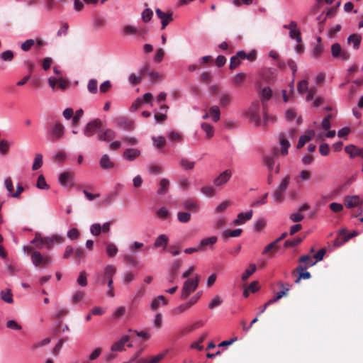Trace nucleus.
Returning <instances> with one entry per match:
<instances>
[{
    "mask_svg": "<svg viewBox=\"0 0 363 363\" xmlns=\"http://www.w3.org/2000/svg\"><path fill=\"white\" fill-rule=\"evenodd\" d=\"M65 127L60 121H55L50 124L48 128L45 135L49 141L55 142L62 139L65 136Z\"/></svg>",
    "mask_w": 363,
    "mask_h": 363,
    "instance_id": "1",
    "label": "nucleus"
},
{
    "mask_svg": "<svg viewBox=\"0 0 363 363\" xmlns=\"http://www.w3.org/2000/svg\"><path fill=\"white\" fill-rule=\"evenodd\" d=\"M260 106L258 101H255L252 104L249 108V118L250 121L252 123H254L256 125H261L262 123L264 124L267 123L269 121H274L275 118L272 116L269 117L267 113L264 111L263 113V121H262L259 115Z\"/></svg>",
    "mask_w": 363,
    "mask_h": 363,
    "instance_id": "2",
    "label": "nucleus"
},
{
    "mask_svg": "<svg viewBox=\"0 0 363 363\" xmlns=\"http://www.w3.org/2000/svg\"><path fill=\"white\" fill-rule=\"evenodd\" d=\"M116 268L113 265L108 264L104 267V274L103 276L101 284L107 283L108 290L106 295L113 298L115 296L113 278L116 274Z\"/></svg>",
    "mask_w": 363,
    "mask_h": 363,
    "instance_id": "3",
    "label": "nucleus"
},
{
    "mask_svg": "<svg viewBox=\"0 0 363 363\" xmlns=\"http://www.w3.org/2000/svg\"><path fill=\"white\" fill-rule=\"evenodd\" d=\"M200 277L196 275L194 279H188L183 284L180 298L186 299L191 293H193L198 287Z\"/></svg>",
    "mask_w": 363,
    "mask_h": 363,
    "instance_id": "4",
    "label": "nucleus"
},
{
    "mask_svg": "<svg viewBox=\"0 0 363 363\" xmlns=\"http://www.w3.org/2000/svg\"><path fill=\"white\" fill-rule=\"evenodd\" d=\"M31 262L35 267H48L52 264V261L49 255H44L39 251H33L30 255Z\"/></svg>",
    "mask_w": 363,
    "mask_h": 363,
    "instance_id": "5",
    "label": "nucleus"
},
{
    "mask_svg": "<svg viewBox=\"0 0 363 363\" xmlns=\"http://www.w3.org/2000/svg\"><path fill=\"white\" fill-rule=\"evenodd\" d=\"M148 29L143 27H136L133 25H125L122 29V33L124 35H138L140 38H144L145 36L148 33Z\"/></svg>",
    "mask_w": 363,
    "mask_h": 363,
    "instance_id": "6",
    "label": "nucleus"
},
{
    "mask_svg": "<svg viewBox=\"0 0 363 363\" xmlns=\"http://www.w3.org/2000/svg\"><path fill=\"white\" fill-rule=\"evenodd\" d=\"M101 129V121L95 118L88 122L84 129L83 133L86 137H92L95 133L100 132Z\"/></svg>",
    "mask_w": 363,
    "mask_h": 363,
    "instance_id": "7",
    "label": "nucleus"
},
{
    "mask_svg": "<svg viewBox=\"0 0 363 363\" xmlns=\"http://www.w3.org/2000/svg\"><path fill=\"white\" fill-rule=\"evenodd\" d=\"M347 230L345 228H341L338 231V236L333 241V245L335 247H340L347 242L350 239L353 237L358 235L359 233L356 230L351 232L346 235Z\"/></svg>",
    "mask_w": 363,
    "mask_h": 363,
    "instance_id": "8",
    "label": "nucleus"
},
{
    "mask_svg": "<svg viewBox=\"0 0 363 363\" xmlns=\"http://www.w3.org/2000/svg\"><path fill=\"white\" fill-rule=\"evenodd\" d=\"M331 54L334 58H339L342 61H347L350 58L348 51L342 50L338 43H333L331 46Z\"/></svg>",
    "mask_w": 363,
    "mask_h": 363,
    "instance_id": "9",
    "label": "nucleus"
},
{
    "mask_svg": "<svg viewBox=\"0 0 363 363\" xmlns=\"http://www.w3.org/2000/svg\"><path fill=\"white\" fill-rule=\"evenodd\" d=\"M231 177L232 171L229 169H225L213 180V186L217 189L223 187L230 179Z\"/></svg>",
    "mask_w": 363,
    "mask_h": 363,
    "instance_id": "10",
    "label": "nucleus"
},
{
    "mask_svg": "<svg viewBox=\"0 0 363 363\" xmlns=\"http://www.w3.org/2000/svg\"><path fill=\"white\" fill-rule=\"evenodd\" d=\"M62 241V238L58 235L45 237L43 238V242L37 245L36 247L39 249L45 247L46 249L50 250L56 242H61Z\"/></svg>",
    "mask_w": 363,
    "mask_h": 363,
    "instance_id": "11",
    "label": "nucleus"
},
{
    "mask_svg": "<svg viewBox=\"0 0 363 363\" xmlns=\"http://www.w3.org/2000/svg\"><path fill=\"white\" fill-rule=\"evenodd\" d=\"M155 13L157 17L161 21L162 28L165 27L173 21L172 12H164L160 9H156Z\"/></svg>",
    "mask_w": 363,
    "mask_h": 363,
    "instance_id": "12",
    "label": "nucleus"
},
{
    "mask_svg": "<svg viewBox=\"0 0 363 363\" xmlns=\"http://www.w3.org/2000/svg\"><path fill=\"white\" fill-rule=\"evenodd\" d=\"M116 133L111 128H106L101 131L100 134L96 137L98 141L111 142L115 138Z\"/></svg>",
    "mask_w": 363,
    "mask_h": 363,
    "instance_id": "13",
    "label": "nucleus"
},
{
    "mask_svg": "<svg viewBox=\"0 0 363 363\" xmlns=\"http://www.w3.org/2000/svg\"><path fill=\"white\" fill-rule=\"evenodd\" d=\"M58 182L60 185L64 186H73V177L71 173L68 172H62L58 177Z\"/></svg>",
    "mask_w": 363,
    "mask_h": 363,
    "instance_id": "14",
    "label": "nucleus"
},
{
    "mask_svg": "<svg viewBox=\"0 0 363 363\" xmlns=\"http://www.w3.org/2000/svg\"><path fill=\"white\" fill-rule=\"evenodd\" d=\"M115 124L117 128H122L127 130H133L134 129V123L125 117L116 118Z\"/></svg>",
    "mask_w": 363,
    "mask_h": 363,
    "instance_id": "15",
    "label": "nucleus"
},
{
    "mask_svg": "<svg viewBox=\"0 0 363 363\" xmlns=\"http://www.w3.org/2000/svg\"><path fill=\"white\" fill-rule=\"evenodd\" d=\"M344 201L346 207L349 208L357 207L362 203L358 195L347 196Z\"/></svg>",
    "mask_w": 363,
    "mask_h": 363,
    "instance_id": "16",
    "label": "nucleus"
},
{
    "mask_svg": "<svg viewBox=\"0 0 363 363\" xmlns=\"http://www.w3.org/2000/svg\"><path fill=\"white\" fill-rule=\"evenodd\" d=\"M140 150L137 148H127L124 150L123 158L128 161H133L140 155Z\"/></svg>",
    "mask_w": 363,
    "mask_h": 363,
    "instance_id": "17",
    "label": "nucleus"
},
{
    "mask_svg": "<svg viewBox=\"0 0 363 363\" xmlns=\"http://www.w3.org/2000/svg\"><path fill=\"white\" fill-rule=\"evenodd\" d=\"M217 240L218 238L215 235L203 238L200 240L199 243V248H200V250H205L208 247L212 248L213 245L217 242Z\"/></svg>",
    "mask_w": 363,
    "mask_h": 363,
    "instance_id": "18",
    "label": "nucleus"
},
{
    "mask_svg": "<svg viewBox=\"0 0 363 363\" xmlns=\"http://www.w3.org/2000/svg\"><path fill=\"white\" fill-rule=\"evenodd\" d=\"M252 210H249L246 213H240L238 215L237 218L234 220V223L236 225H242L247 220H250L252 217Z\"/></svg>",
    "mask_w": 363,
    "mask_h": 363,
    "instance_id": "19",
    "label": "nucleus"
},
{
    "mask_svg": "<svg viewBox=\"0 0 363 363\" xmlns=\"http://www.w3.org/2000/svg\"><path fill=\"white\" fill-rule=\"evenodd\" d=\"M99 166L103 169H109L113 168L114 162L111 160L108 154H104L101 156L99 161Z\"/></svg>",
    "mask_w": 363,
    "mask_h": 363,
    "instance_id": "20",
    "label": "nucleus"
},
{
    "mask_svg": "<svg viewBox=\"0 0 363 363\" xmlns=\"http://www.w3.org/2000/svg\"><path fill=\"white\" fill-rule=\"evenodd\" d=\"M170 185V182L167 178H162L160 179L159 183V188L157 189V194L159 196H164L167 194L169 191V188Z\"/></svg>",
    "mask_w": 363,
    "mask_h": 363,
    "instance_id": "21",
    "label": "nucleus"
},
{
    "mask_svg": "<svg viewBox=\"0 0 363 363\" xmlns=\"http://www.w3.org/2000/svg\"><path fill=\"white\" fill-rule=\"evenodd\" d=\"M182 206L186 210L196 212L199 208V203L196 200L187 199L182 202Z\"/></svg>",
    "mask_w": 363,
    "mask_h": 363,
    "instance_id": "22",
    "label": "nucleus"
},
{
    "mask_svg": "<svg viewBox=\"0 0 363 363\" xmlns=\"http://www.w3.org/2000/svg\"><path fill=\"white\" fill-rule=\"evenodd\" d=\"M168 242V237L164 234H161L155 239L154 242V247L158 248L162 247L164 250L167 247Z\"/></svg>",
    "mask_w": 363,
    "mask_h": 363,
    "instance_id": "23",
    "label": "nucleus"
},
{
    "mask_svg": "<svg viewBox=\"0 0 363 363\" xmlns=\"http://www.w3.org/2000/svg\"><path fill=\"white\" fill-rule=\"evenodd\" d=\"M306 269L307 268L303 267L302 264H299L296 267V271L298 272V277L295 280V283H298L301 279H308L311 278V273L309 272L305 271Z\"/></svg>",
    "mask_w": 363,
    "mask_h": 363,
    "instance_id": "24",
    "label": "nucleus"
},
{
    "mask_svg": "<svg viewBox=\"0 0 363 363\" xmlns=\"http://www.w3.org/2000/svg\"><path fill=\"white\" fill-rule=\"evenodd\" d=\"M362 41V36L358 34H351L347 38V43L349 44H352L353 48L354 50L359 49Z\"/></svg>",
    "mask_w": 363,
    "mask_h": 363,
    "instance_id": "25",
    "label": "nucleus"
},
{
    "mask_svg": "<svg viewBox=\"0 0 363 363\" xmlns=\"http://www.w3.org/2000/svg\"><path fill=\"white\" fill-rule=\"evenodd\" d=\"M128 340V335H123L118 341L112 345L111 350L113 352L121 351Z\"/></svg>",
    "mask_w": 363,
    "mask_h": 363,
    "instance_id": "26",
    "label": "nucleus"
},
{
    "mask_svg": "<svg viewBox=\"0 0 363 363\" xmlns=\"http://www.w3.org/2000/svg\"><path fill=\"white\" fill-rule=\"evenodd\" d=\"M279 142L281 145V152L283 155H286L288 153V149L291 144L289 141L286 138L284 133L279 135Z\"/></svg>",
    "mask_w": 363,
    "mask_h": 363,
    "instance_id": "27",
    "label": "nucleus"
},
{
    "mask_svg": "<svg viewBox=\"0 0 363 363\" xmlns=\"http://www.w3.org/2000/svg\"><path fill=\"white\" fill-rule=\"evenodd\" d=\"M300 264H302L303 267L306 268L311 267L316 264V261H314L313 259L308 255H305L299 257L298 259Z\"/></svg>",
    "mask_w": 363,
    "mask_h": 363,
    "instance_id": "28",
    "label": "nucleus"
},
{
    "mask_svg": "<svg viewBox=\"0 0 363 363\" xmlns=\"http://www.w3.org/2000/svg\"><path fill=\"white\" fill-rule=\"evenodd\" d=\"M231 96L228 93H222L219 95V104L222 108L228 107L231 103Z\"/></svg>",
    "mask_w": 363,
    "mask_h": 363,
    "instance_id": "29",
    "label": "nucleus"
},
{
    "mask_svg": "<svg viewBox=\"0 0 363 363\" xmlns=\"http://www.w3.org/2000/svg\"><path fill=\"white\" fill-rule=\"evenodd\" d=\"M279 285L282 289V290L277 292V294L276 298H277L278 300L286 296L291 287V285L289 283H283L281 281L279 282Z\"/></svg>",
    "mask_w": 363,
    "mask_h": 363,
    "instance_id": "30",
    "label": "nucleus"
},
{
    "mask_svg": "<svg viewBox=\"0 0 363 363\" xmlns=\"http://www.w3.org/2000/svg\"><path fill=\"white\" fill-rule=\"evenodd\" d=\"M265 164L267 166V168L269 171H273L275 167V173H279V164H276V162L272 157H265Z\"/></svg>",
    "mask_w": 363,
    "mask_h": 363,
    "instance_id": "31",
    "label": "nucleus"
},
{
    "mask_svg": "<svg viewBox=\"0 0 363 363\" xmlns=\"http://www.w3.org/2000/svg\"><path fill=\"white\" fill-rule=\"evenodd\" d=\"M0 295H1V298L6 303H13V295L9 289H6L1 290Z\"/></svg>",
    "mask_w": 363,
    "mask_h": 363,
    "instance_id": "32",
    "label": "nucleus"
},
{
    "mask_svg": "<svg viewBox=\"0 0 363 363\" xmlns=\"http://www.w3.org/2000/svg\"><path fill=\"white\" fill-rule=\"evenodd\" d=\"M360 148L354 145H348L345 147V151L347 153L351 158L358 156Z\"/></svg>",
    "mask_w": 363,
    "mask_h": 363,
    "instance_id": "33",
    "label": "nucleus"
},
{
    "mask_svg": "<svg viewBox=\"0 0 363 363\" xmlns=\"http://www.w3.org/2000/svg\"><path fill=\"white\" fill-rule=\"evenodd\" d=\"M209 115L211 116V119L214 122H217L220 118V109L218 106H213L209 109Z\"/></svg>",
    "mask_w": 363,
    "mask_h": 363,
    "instance_id": "34",
    "label": "nucleus"
},
{
    "mask_svg": "<svg viewBox=\"0 0 363 363\" xmlns=\"http://www.w3.org/2000/svg\"><path fill=\"white\" fill-rule=\"evenodd\" d=\"M272 94V89L269 86L264 87L260 92V98L264 104L266 101H268Z\"/></svg>",
    "mask_w": 363,
    "mask_h": 363,
    "instance_id": "35",
    "label": "nucleus"
},
{
    "mask_svg": "<svg viewBox=\"0 0 363 363\" xmlns=\"http://www.w3.org/2000/svg\"><path fill=\"white\" fill-rule=\"evenodd\" d=\"M303 240V238L295 237L293 239L286 240L284 245L285 247H294L301 243Z\"/></svg>",
    "mask_w": 363,
    "mask_h": 363,
    "instance_id": "36",
    "label": "nucleus"
},
{
    "mask_svg": "<svg viewBox=\"0 0 363 363\" xmlns=\"http://www.w3.org/2000/svg\"><path fill=\"white\" fill-rule=\"evenodd\" d=\"M242 233V229L237 228L233 230H226L223 233V237L227 238L228 237L237 238L239 237Z\"/></svg>",
    "mask_w": 363,
    "mask_h": 363,
    "instance_id": "37",
    "label": "nucleus"
},
{
    "mask_svg": "<svg viewBox=\"0 0 363 363\" xmlns=\"http://www.w3.org/2000/svg\"><path fill=\"white\" fill-rule=\"evenodd\" d=\"M256 271V265L255 264H250L249 268L246 269L242 274L241 279L242 281L247 280L250 275H252Z\"/></svg>",
    "mask_w": 363,
    "mask_h": 363,
    "instance_id": "38",
    "label": "nucleus"
},
{
    "mask_svg": "<svg viewBox=\"0 0 363 363\" xmlns=\"http://www.w3.org/2000/svg\"><path fill=\"white\" fill-rule=\"evenodd\" d=\"M84 296V292L82 290H76L72 294L70 301L73 303H76L82 300Z\"/></svg>",
    "mask_w": 363,
    "mask_h": 363,
    "instance_id": "39",
    "label": "nucleus"
},
{
    "mask_svg": "<svg viewBox=\"0 0 363 363\" xmlns=\"http://www.w3.org/2000/svg\"><path fill=\"white\" fill-rule=\"evenodd\" d=\"M118 247L113 243H109L106 245V252L109 257H114L118 253Z\"/></svg>",
    "mask_w": 363,
    "mask_h": 363,
    "instance_id": "40",
    "label": "nucleus"
},
{
    "mask_svg": "<svg viewBox=\"0 0 363 363\" xmlns=\"http://www.w3.org/2000/svg\"><path fill=\"white\" fill-rule=\"evenodd\" d=\"M36 187L39 189L47 190L50 188L49 185L47 184L45 177L43 175H40L38 177Z\"/></svg>",
    "mask_w": 363,
    "mask_h": 363,
    "instance_id": "41",
    "label": "nucleus"
},
{
    "mask_svg": "<svg viewBox=\"0 0 363 363\" xmlns=\"http://www.w3.org/2000/svg\"><path fill=\"white\" fill-rule=\"evenodd\" d=\"M308 88V81L305 79L298 82L297 84V91L301 94L306 93Z\"/></svg>",
    "mask_w": 363,
    "mask_h": 363,
    "instance_id": "42",
    "label": "nucleus"
},
{
    "mask_svg": "<svg viewBox=\"0 0 363 363\" xmlns=\"http://www.w3.org/2000/svg\"><path fill=\"white\" fill-rule=\"evenodd\" d=\"M289 37L291 39L295 40L298 43L302 41L301 32L297 27L289 31Z\"/></svg>",
    "mask_w": 363,
    "mask_h": 363,
    "instance_id": "43",
    "label": "nucleus"
},
{
    "mask_svg": "<svg viewBox=\"0 0 363 363\" xmlns=\"http://www.w3.org/2000/svg\"><path fill=\"white\" fill-rule=\"evenodd\" d=\"M215 189L216 187L213 186V184L212 186H203L201 189V192L207 196L211 197L216 194Z\"/></svg>",
    "mask_w": 363,
    "mask_h": 363,
    "instance_id": "44",
    "label": "nucleus"
},
{
    "mask_svg": "<svg viewBox=\"0 0 363 363\" xmlns=\"http://www.w3.org/2000/svg\"><path fill=\"white\" fill-rule=\"evenodd\" d=\"M156 215L160 219L165 220L169 217L170 213L167 208L162 207L157 210Z\"/></svg>",
    "mask_w": 363,
    "mask_h": 363,
    "instance_id": "45",
    "label": "nucleus"
},
{
    "mask_svg": "<svg viewBox=\"0 0 363 363\" xmlns=\"http://www.w3.org/2000/svg\"><path fill=\"white\" fill-rule=\"evenodd\" d=\"M87 89L91 94H96L98 91V84L96 79H90L87 84Z\"/></svg>",
    "mask_w": 363,
    "mask_h": 363,
    "instance_id": "46",
    "label": "nucleus"
},
{
    "mask_svg": "<svg viewBox=\"0 0 363 363\" xmlns=\"http://www.w3.org/2000/svg\"><path fill=\"white\" fill-rule=\"evenodd\" d=\"M181 167L186 170L192 169L194 167L195 162L190 161L186 158H182L180 161Z\"/></svg>",
    "mask_w": 363,
    "mask_h": 363,
    "instance_id": "47",
    "label": "nucleus"
},
{
    "mask_svg": "<svg viewBox=\"0 0 363 363\" xmlns=\"http://www.w3.org/2000/svg\"><path fill=\"white\" fill-rule=\"evenodd\" d=\"M43 163V155L41 154H36L34 159V162L32 166V169L33 170H37L40 169L42 167Z\"/></svg>",
    "mask_w": 363,
    "mask_h": 363,
    "instance_id": "48",
    "label": "nucleus"
},
{
    "mask_svg": "<svg viewBox=\"0 0 363 363\" xmlns=\"http://www.w3.org/2000/svg\"><path fill=\"white\" fill-rule=\"evenodd\" d=\"M152 11L150 9L147 8L142 12L141 18L145 23H147L152 19Z\"/></svg>",
    "mask_w": 363,
    "mask_h": 363,
    "instance_id": "49",
    "label": "nucleus"
},
{
    "mask_svg": "<svg viewBox=\"0 0 363 363\" xmlns=\"http://www.w3.org/2000/svg\"><path fill=\"white\" fill-rule=\"evenodd\" d=\"M201 128L206 133L208 138H211L213 136L214 130L213 127L211 124L203 123L201 124Z\"/></svg>",
    "mask_w": 363,
    "mask_h": 363,
    "instance_id": "50",
    "label": "nucleus"
},
{
    "mask_svg": "<svg viewBox=\"0 0 363 363\" xmlns=\"http://www.w3.org/2000/svg\"><path fill=\"white\" fill-rule=\"evenodd\" d=\"M177 219L181 223H187L191 219V213L189 212H178L177 213Z\"/></svg>",
    "mask_w": 363,
    "mask_h": 363,
    "instance_id": "51",
    "label": "nucleus"
},
{
    "mask_svg": "<svg viewBox=\"0 0 363 363\" xmlns=\"http://www.w3.org/2000/svg\"><path fill=\"white\" fill-rule=\"evenodd\" d=\"M11 145V143H9L6 140H1L0 141V154L3 155H6Z\"/></svg>",
    "mask_w": 363,
    "mask_h": 363,
    "instance_id": "52",
    "label": "nucleus"
},
{
    "mask_svg": "<svg viewBox=\"0 0 363 363\" xmlns=\"http://www.w3.org/2000/svg\"><path fill=\"white\" fill-rule=\"evenodd\" d=\"M245 74L243 72L237 73L233 78V84L235 85L241 84L245 82Z\"/></svg>",
    "mask_w": 363,
    "mask_h": 363,
    "instance_id": "53",
    "label": "nucleus"
},
{
    "mask_svg": "<svg viewBox=\"0 0 363 363\" xmlns=\"http://www.w3.org/2000/svg\"><path fill=\"white\" fill-rule=\"evenodd\" d=\"M223 303V300L219 296H216L208 304V308L212 310L216 307L220 306Z\"/></svg>",
    "mask_w": 363,
    "mask_h": 363,
    "instance_id": "54",
    "label": "nucleus"
},
{
    "mask_svg": "<svg viewBox=\"0 0 363 363\" xmlns=\"http://www.w3.org/2000/svg\"><path fill=\"white\" fill-rule=\"evenodd\" d=\"M77 281L78 284L82 287H84L87 285L86 274L84 271L80 272Z\"/></svg>",
    "mask_w": 363,
    "mask_h": 363,
    "instance_id": "55",
    "label": "nucleus"
},
{
    "mask_svg": "<svg viewBox=\"0 0 363 363\" xmlns=\"http://www.w3.org/2000/svg\"><path fill=\"white\" fill-rule=\"evenodd\" d=\"M0 57L4 62L11 61L13 58V52L10 50H7L1 54Z\"/></svg>",
    "mask_w": 363,
    "mask_h": 363,
    "instance_id": "56",
    "label": "nucleus"
},
{
    "mask_svg": "<svg viewBox=\"0 0 363 363\" xmlns=\"http://www.w3.org/2000/svg\"><path fill=\"white\" fill-rule=\"evenodd\" d=\"M323 50H324L323 47L320 44H317V45H314V47L312 50V56L313 57H319L323 54Z\"/></svg>",
    "mask_w": 363,
    "mask_h": 363,
    "instance_id": "57",
    "label": "nucleus"
},
{
    "mask_svg": "<svg viewBox=\"0 0 363 363\" xmlns=\"http://www.w3.org/2000/svg\"><path fill=\"white\" fill-rule=\"evenodd\" d=\"M135 279V274L130 272H125L123 274L122 280L124 284H128Z\"/></svg>",
    "mask_w": 363,
    "mask_h": 363,
    "instance_id": "58",
    "label": "nucleus"
},
{
    "mask_svg": "<svg viewBox=\"0 0 363 363\" xmlns=\"http://www.w3.org/2000/svg\"><path fill=\"white\" fill-rule=\"evenodd\" d=\"M152 140L154 145L157 148L162 147L165 143V139L162 136L152 137Z\"/></svg>",
    "mask_w": 363,
    "mask_h": 363,
    "instance_id": "59",
    "label": "nucleus"
},
{
    "mask_svg": "<svg viewBox=\"0 0 363 363\" xmlns=\"http://www.w3.org/2000/svg\"><path fill=\"white\" fill-rule=\"evenodd\" d=\"M289 182H290V177L289 176L285 177L281 180L277 189L280 190L282 192H284L286 190V189L288 188Z\"/></svg>",
    "mask_w": 363,
    "mask_h": 363,
    "instance_id": "60",
    "label": "nucleus"
},
{
    "mask_svg": "<svg viewBox=\"0 0 363 363\" xmlns=\"http://www.w3.org/2000/svg\"><path fill=\"white\" fill-rule=\"evenodd\" d=\"M283 193L280 190H276L272 195V199L274 202L281 203L283 201Z\"/></svg>",
    "mask_w": 363,
    "mask_h": 363,
    "instance_id": "61",
    "label": "nucleus"
},
{
    "mask_svg": "<svg viewBox=\"0 0 363 363\" xmlns=\"http://www.w3.org/2000/svg\"><path fill=\"white\" fill-rule=\"evenodd\" d=\"M4 183L5 188L9 191V196H10V194H12L13 191V185L12 180L10 177H6L4 179Z\"/></svg>",
    "mask_w": 363,
    "mask_h": 363,
    "instance_id": "62",
    "label": "nucleus"
},
{
    "mask_svg": "<svg viewBox=\"0 0 363 363\" xmlns=\"http://www.w3.org/2000/svg\"><path fill=\"white\" fill-rule=\"evenodd\" d=\"M90 232L93 235L98 236L101 232V226L99 223H94L90 227Z\"/></svg>",
    "mask_w": 363,
    "mask_h": 363,
    "instance_id": "63",
    "label": "nucleus"
},
{
    "mask_svg": "<svg viewBox=\"0 0 363 363\" xmlns=\"http://www.w3.org/2000/svg\"><path fill=\"white\" fill-rule=\"evenodd\" d=\"M102 350L100 347L95 348L89 355L88 359L91 362L96 359L101 354Z\"/></svg>",
    "mask_w": 363,
    "mask_h": 363,
    "instance_id": "64",
    "label": "nucleus"
}]
</instances>
